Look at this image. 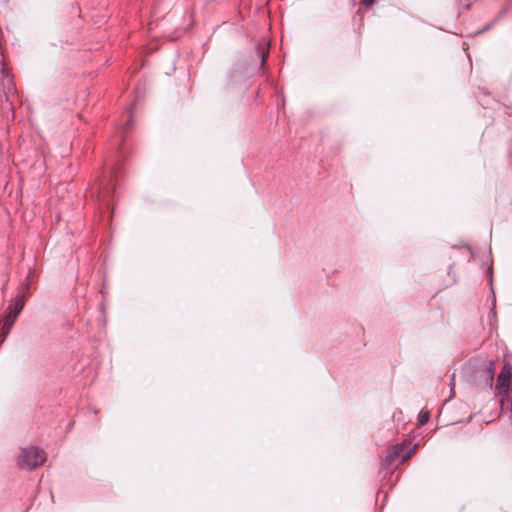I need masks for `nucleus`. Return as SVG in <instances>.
Masks as SVG:
<instances>
[{
    "label": "nucleus",
    "instance_id": "1",
    "mask_svg": "<svg viewBox=\"0 0 512 512\" xmlns=\"http://www.w3.org/2000/svg\"><path fill=\"white\" fill-rule=\"evenodd\" d=\"M45 453L38 447H28L21 450L18 465L22 469L31 470L45 462Z\"/></svg>",
    "mask_w": 512,
    "mask_h": 512
},
{
    "label": "nucleus",
    "instance_id": "2",
    "mask_svg": "<svg viewBox=\"0 0 512 512\" xmlns=\"http://www.w3.org/2000/svg\"><path fill=\"white\" fill-rule=\"evenodd\" d=\"M510 382H511V369L509 367H504L497 379V392L499 395L503 393L509 392L510 390Z\"/></svg>",
    "mask_w": 512,
    "mask_h": 512
},
{
    "label": "nucleus",
    "instance_id": "3",
    "mask_svg": "<svg viewBox=\"0 0 512 512\" xmlns=\"http://www.w3.org/2000/svg\"><path fill=\"white\" fill-rule=\"evenodd\" d=\"M483 378H484V384L491 388L493 384L494 379V364L493 362L489 361L485 363L484 368L482 370Z\"/></svg>",
    "mask_w": 512,
    "mask_h": 512
},
{
    "label": "nucleus",
    "instance_id": "4",
    "mask_svg": "<svg viewBox=\"0 0 512 512\" xmlns=\"http://www.w3.org/2000/svg\"><path fill=\"white\" fill-rule=\"evenodd\" d=\"M500 399L501 409L510 413L509 417L512 418V391L503 393Z\"/></svg>",
    "mask_w": 512,
    "mask_h": 512
},
{
    "label": "nucleus",
    "instance_id": "5",
    "mask_svg": "<svg viewBox=\"0 0 512 512\" xmlns=\"http://www.w3.org/2000/svg\"><path fill=\"white\" fill-rule=\"evenodd\" d=\"M24 307V300L23 297H17L14 299V301L9 305L8 309L10 313H13L15 315H19V313L22 311Z\"/></svg>",
    "mask_w": 512,
    "mask_h": 512
},
{
    "label": "nucleus",
    "instance_id": "6",
    "mask_svg": "<svg viewBox=\"0 0 512 512\" xmlns=\"http://www.w3.org/2000/svg\"><path fill=\"white\" fill-rule=\"evenodd\" d=\"M18 316L9 312L3 322L4 335L6 336Z\"/></svg>",
    "mask_w": 512,
    "mask_h": 512
},
{
    "label": "nucleus",
    "instance_id": "7",
    "mask_svg": "<svg viewBox=\"0 0 512 512\" xmlns=\"http://www.w3.org/2000/svg\"><path fill=\"white\" fill-rule=\"evenodd\" d=\"M429 412L428 411H422L419 415V424L421 426L425 425L429 421Z\"/></svg>",
    "mask_w": 512,
    "mask_h": 512
},
{
    "label": "nucleus",
    "instance_id": "8",
    "mask_svg": "<svg viewBox=\"0 0 512 512\" xmlns=\"http://www.w3.org/2000/svg\"><path fill=\"white\" fill-rule=\"evenodd\" d=\"M375 0H362V3L365 5V6H370L374 3Z\"/></svg>",
    "mask_w": 512,
    "mask_h": 512
}]
</instances>
